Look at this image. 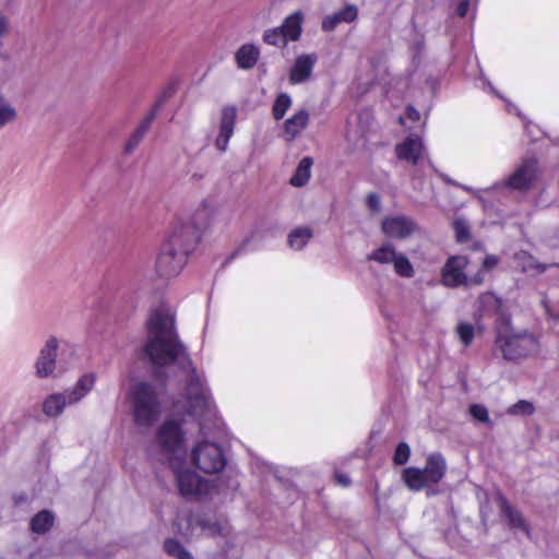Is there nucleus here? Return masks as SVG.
<instances>
[{"label": "nucleus", "instance_id": "obj_1", "mask_svg": "<svg viewBox=\"0 0 559 559\" xmlns=\"http://www.w3.org/2000/svg\"><path fill=\"white\" fill-rule=\"evenodd\" d=\"M146 338L141 347V360L150 365L153 376L164 380L167 368H177L187 376L186 396L188 413L200 420L213 414L207 390L190 358L186 345L179 338L175 314L170 309H154L146 321Z\"/></svg>", "mask_w": 559, "mask_h": 559}, {"label": "nucleus", "instance_id": "obj_2", "mask_svg": "<svg viewBox=\"0 0 559 559\" xmlns=\"http://www.w3.org/2000/svg\"><path fill=\"white\" fill-rule=\"evenodd\" d=\"M479 301L484 306L493 307L498 313L495 321V340L492 354L504 361L519 364L538 355L540 343L538 336L527 329L516 330L510 313L502 309V300L491 293L483 294Z\"/></svg>", "mask_w": 559, "mask_h": 559}, {"label": "nucleus", "instance_id": "obj_3", "mask_svg": "<svg viewBox=\"0 0 559 559\" xmlns=\"http://www.w3.org/2000/svg\"><path fill=\"white\" fill-rule=\"evenodd\" d=\"M157 442L165 453L174 454L169 465L175 475V481L179 493L185 498L203 499L211 495L215 488L213 481L199 476L188 468H179L176 453L181 450L183 433L179 423L175 420L165 421L157 432Z\"/></svg>", "mask_w": 559, "mask_h": 559}, {"label": "nucleus", "instance_id": "obj_4", "mask_svg": "<svg viewBox=\"0 0 559 559\" xmlns=\"http://www.w3.org/2000/svg\"><path fill=\"white\" fill-rule=\"evenodd\" d=\"M447 463L441 453L435 452L428 455L424 468L409 466L403 469L402 480L412 491L427 488V496H433L438 491L430 485L438 484L445 475Z\"/></svg>", "mask_w": 559, "mask_h": 559}, {"label": "nucleus", "instance_id": "obj_5", "mask_svg": "<svg viewBox=\"0 0 559 559\" xmlns=\"http://www.w3.org/2000/svg\"><path fill=\"white\" fill-rule=\"evenodd\" d=\"M133 415L136 425L152 426L159 417L160 401L155 385L148 382L138 383L132 391Z\"/></svg>", "mask_w": 559, "mask_h": 559}, {"label": "nucleus", "instance_id": "obj_6", "mask_svg": "<svg viewBox=\"0 0 559 559\" xmlns=\"http://www.w3.org/2000/svg\"><path fill=\"white\" fill-rule=\"evenodd\" d=\"M96 374L84 373L71 389L61 393L48 395L43 403V412L48 417H57L62 414L67 405L79 403L94 388Z\"/></svg>", "mask_w": 559, "mask_h": 559}, {"label": "nucleus", "instance_id": "obj_7", "mask_svg": "<svg viewBox=\"0 0 559 559\" xmlns=\"http://www.w3.org/2000/svg\"><path fill=\"white\" fill-rule=\"evenodd\" d=\"M191 461L197 468L205 474H215L226 465V457L222 448L207 440L199 442L192 450Z\"/></svg>", "mask_w": 559, "mask_h": 559}, {"label": "nucleus", "instance_id": "obj_8", "mask_svg": "<svg viewBox=\"0 0 559 559\" xmlns=\"http://www.w3.org/2000/svg\"><path fill=\"white\" fill-rule=\"evenodd\" d=\"M367 260L376 261L380 264H392L394 272L405 278L414 276L415 271L409 259L402 252H399L394 245L384 242L381 247L367 255Z\"/></svg>", "mask_w": 559, "mask_h": 559}, {"label": "nucleus", "instance_id": "obj_9", "mask_svg": "<svg viewBox=\"0 0 559 559\" xmlns=\"http://www.w3.org/2000/svg\"><path fill=\"white\" fill-rule=\"evenodd\" d=\"M200 240L199 228L190 223H177L167 238L165 245L177 249V251H183L185 257L194 250Z\"/></svg>", "mask_w": 559, "mask_h": 559}, {"label": "nucleus", "instance_id": "obj_10", "mask_svg": "<svg viewBox=\"0 0 559 559\" xmlns=\"http://www.w3.org/2000/svg\"><path fill=\"white\" fill-rule=\"evenodd\" d=\"M186 262L183 251H177L164 243L156 260V273L164 278L175 277L182 271Z\"/></svg>", "mask_w": 559, "mask_h": 559}, {"label": "nucleus", "instance_id": "obj_11", "mask_svg": "<svg viewBox=\"0 0 559 559\" xmlns=\"http://www.w3.org/2000/svg\"><path fill=\"white\" fill-rule=\"evenodd\" d=\"M538 170V162L534 157H528L514 169V171L504 181L506 187L516 191H527L534 185Z\"/></svg>", "mask_w": 559, "mask_h": 559}, {"label": "nucleus", "instance_id": "obj_12", "mask_svg": "<svg viewBox=\"0 0 559 559\" xmlns=\"http://www.w3.org/2000/svg\"><path fill=\"white\" fill-rule=\"evenodd\" d=\"M468 259L464 255L450 257L441 269V283L450 288L467 285L468 277L465 269Z\"/></svg>", "mask_w": 559, "mask_h": 559}, {"label": "nucleus", "instance_id": "obj_13", "mask_svg": "<svg viewBox=\"0 0 559 559\" xmlns=\"http://www.w3.org/2000/svg\"><path fill=\"white\" fill-rule=\"evenodd\" d=\"M59 341L55 336H50L39 350L35 362L36 376L40 379L48 378L53 374L57 367V352Z\"/></svg>", "mask_w": 559, "mask_h": 559}, {"label": "nucleus", "instance_id": "obj_14", "mask_svg": "<svg viewBox=\"0 0 559 559\" xmlns=\"http://www.w3.org/2000/svg\"><path fill=\"white\" fill-rule=\"evenodd\" d=\"M417 228L416 223L403 215L389 216L382 221V231L390 238H408Z\"/></svg>", "mask_w": 559, "mask_h": 559}, {"label": "nucleus", "instance_id": "obj_15", "mask_svg": "<svg viewBox=\"0 0 559 559\" xmlns=\"http://www.w3.org/2000/svg\"><path fill=\"white\" fill-rule=\"evenodd\" d=\"M395 152L400 159L406 160L414 166L420 165L424 160V144L416 134L407 136L402 143L397 144Z\"/></svg>", "mask_w": 559, "mask_h": 559}, {"label": "nucleus", "instance_id": "obj_16", "mask_svg": "<svg viewBox=\"0 0 559 559\" xmlns=\"http://www.w3.org/2000/svg\"><path fill=\"white\" fill-rule=\"evenodd\" d=\"M237 110L235 106H225L221 110L218 135L215 139V146L219 152H225L229 139L234 134Z\"/></svg>", "mask_w": 559, "mask_h": 559}, {"label": "nucleus", "instance_id": "obj_17", "mask_svg": "<svg viewBox=\"0 0 559 559\" xmlns=\"http://www.w3.org/2000/svg\"><path fill=\"white\" fill-rule=\"evenodd\" d=\"M314 53L302 55L296 58L294 66L290 69L289 81L293 84L306 82L312 73L313 66L317 62Z\"/></svg>", "mask_w": 559, "mask_h": 559}, {"label": "nucleus", "instance_id": "obj_18", "mask_svg": "<svg viewBox=\"0 0 559 559\" xmlns=\"http://www.w3.org/2000/svg\"><path fill=\"white\" fill-rule=\"evenodd\" d=\"M497 502L500 509V513L508 520V523L511 527L520 528L530 534V527L522 513L516 508H514L500 491L497 493Z\"/></svg>", "mask_w": 559, "mask_h": 559}, {"label": "nucleus", "instance_id": "obj_19", "mask_svg": "<svg viewBox=\"0 0 559 559\" xmlns=\"http://www.w3.org/2000/svg\"><path fill=\"white\" fill-rule=\"evenodd\" d=\"M309 112L306 109H300L295 112L290 118L286 119L283 124L284 139L287 142L293 141L308 126Z\"/></svg>", "mask_w": 559, "mask_h": 559}, {"label": "nucleus", "instance_id": "obj_20", "mask_svg": "<svg viewBox=\"0 0 559 559\" xmlns=\"http://www.w3.org/2000/svg\"><path fill=\"white\" fill-rule=\"evenodd\" d=\"M260 58V49L253 44H245L240 46L236 53L235 60L238 68L243 70L252 69Z\"/></svg>", "mask_w": 559, "mask_h": 559}, {"label": "nucleus", "instance_id": "obj_21", "mask_svg": "<svg viewBox=\"0 0 559 559\" xmlns=\"http://www.w3.org/2000/svg\"><path fill=\"white\" fill-rule=\"evenodd\" d=\"M304 19L305 16L301 10H297L285 17L281 28L288 40L295 41L299 39L302 32Z\"/></svg>", "mask_w": 559, "mask_h": 559}, {"label": "nucleus", "instance_id": "obj_22", "mask_svg": "<svg viewBox=\"0 0 559 559\" xmlns=\"http://www.w3.org/2000/svg\"><path fill=\"white\" fill-rule=\"evenodd\" d=\"M312 165H313L312 157H310V156L304 157L299 162L294 175L292 176V178L289 180V183L292 186L298 187V188L307 185L310 179Z\"/></svg>", "mask_w": 559, "mask_h": 559}, {"label": "nucleus", "instance_id": "obj_23", "mask_svg": "<svg viewBox=\"0 0 559 559\" xmlns=\"http://www.w3.org/2000/svg\"><path fill=\"white\" fill-rule=\"evenodd\" d=\"M53 522V513L49 510H41L32 518L29 527L36 534H45L52 527Z\"/></svg>", "mask_w": 559, "mask_h": 559}, {"label": "nucleus", "instance_id": "obj_24", "mask_svg": "<svg viewBox=\"0 0 559 559\" xmlns=\"http://www.w3.org/2000/svg\"><path fill=\"white\" fill-rule=\"evenodd\" d=\"M312 236V229L309 227L295 228L288 235V245L295 250H300L307 245Z\"/></svg>", "mask_w": 559, "mask_h": 559}, {"label": "nucleus", "instance_id": "obj_25", "mask_svg": "<svg viewBox=\"0 0 559 559\" xmlns=\"http://www.w3.org/2000/svg\"><path fill=\"white\" fill-rule=\"evenodd\" d=\"M164 551L175 559H194L187 548L176 538H166Z\"/></svg>", "mask_w": 559, "mask_h": 559}, {"label": "nucleus", "instance_id": "obj_26", "mask_svg": "<svg viewBox=\"0 0 559 559\" xmlns=\"http://www.w3.org/2000/svg\"><path fill=\"white\" fill-rule=\"evenodd\" d=\"M292 97L287 93H280L273 104V118L275 120L283 119L287 110L292 107Z\"/></svg>", "mask_w": 559, "mask_h": 559}, {"label": "nucleus", "instance_id": "obj_27", "mask_svg": "<svg viewBox=\"0 0 559 559\" xmlns=\"http://www.w3.org/2000/svg\"><path fill=\"white\" fill-rule=\"evenodd\" d=\"M288 38L285 36L281 26L269 28L263 33V41L267 45L281 47L286 46Z\"/></svg>", "mask_w": 559, "mask_h": 559}, {"label": "nucleus", "instance_id": "obj_28", "mask_svg": "<svg viewBox=\"0 0 559 559\" xmlns=\"http://www.w3.org/2000/svg\"><path fill=\"white\" fill-rule=\"evenodd\" d=\"M17 117V112L13 106H11L4 97L0 94V128L5 124L13 122Z\"/></svg>", "mask_w": 559, "mask_h": 559}, {"label": "nucleus", "instance_id": "obj_29", "mask_svg": "<svg viewBox=\"0 0 559 559\" xmlns=\"http://www.w3.org/2000/svg\"><path fill=\"white\" fill-rule=\"evenodd\" d=\"M453 229L455 231L456 241L460 243L466 242L471 237L469 225L466 219L457 217L453 222Z\"/></svg>", "mask_w": 559, "mask_h": 559}, {"label": "nucleus", "instance_id": "obj_30", "mask_svg": "<svg viewBox=\"0 0 559 559\" xmlns=\"http://www.w3.org/2000/svg\"><path fill=\"white\" fill-rule=\"evenodd\" d=\"M456 334L464 346L468 347L475 336V328L467 322H461L456 326Z\"/></svg>", "mask_w": 559, "mask_h": 559}, {"label": "nucleus", "instance_id": "obj_31", "mask_svg": "<svg viewBox=\"0 0 559 559\" xmlns=\"http://www.w3.org/2000/svg\"><path fill=\"white\" fill-rule=\"evenodd\" d=\"M535 408L534 405L526 401L521 400L516 402L515 404L508 407L507 413L509 415L519 416V415H532L534 413Z\"/></svg>", "mask_w": 559, "mask_h": 559}, {"label": "nucleus", "instance_id": "obj_32", "mask_svg": "<svg viewBox=\"0 0 559 559\" xmlns=\"http://www.w3.org/2000/svg\"><path fill=\"white\" fill-rule=\"evenodd\" d=\"M176 93V85L174 83L167 84L158 94L156 102L152 109H156L157 112L162 109V107Z\"/></svg>", "mask_w": 559, "mask_h": 559}, {"label": "nucleus", "instance_id": "obj_33", "mask_svg": "<svg viewBox=\"0 0 559 559\" xmlns=\"http://www.w3.org/2000/svg\"><path fill=\"white\" fill-rule=\"evenodd\" d=\"M411 456V448L409 445L402 441L397 444L394 454H393V463L395 465H404L408 462Z\"/></svg>", "mask_w": 559, "mask_h": 559}, {"label": "nucleus", "instance_id": "obj_34", "mask_svg": "<svg viewBox=\"0 0 559 559\" xmlns=\"http://www.w3.org/2000/svg\"><path fill=\"white\" fill-rule=\"evenodd\" d=\"M469 414L474 419H476L480 423H485L490 426L492 425V423L489 418L488 409L484 405L472 404L469 406Z\"/></svg>", "mask_w": 559, "mask_h": 559}, {"label": "nucleus", "instance_id": "obj_35", "mask_svg": "<svg viewBox=\"0 0 559 559\" xmlns=\"http://www.w3.org/2000/svg\"><path fill=\"white\" fill-rule=\"evenodd\" d=\"M335 13H336L337 17L342 21V23L354 22L358 15L357 8L354 4H348Z\"/></svg>", "mask_w": 559, "mask_h": 559}, {"label": "nucleus", "instance_id": "obj_36", "mask_svg": "<svg viewBox=\"0 0 559 559\" xmlns=\"http://www.w3.org/2000/svg\"><path fill=\"white\" fill-rule=\"evenodd\" d=\"M144 135L138 131H134L124 144V153L131 154L143 140Z\"/></svg>", "mask_w": 559, "mask_h": 559}, {"label": "nucleus", "instance_id": "obj_37", "mask_svg": "<svg viewBox=\"0 0 559 559\" xmlns=\"http://www.w3.org/2000/svg\"><path fill=\"white\" fill-rule=\"evenodd\" d=\"M157 115L158 112L156 111V109H152L150 114L141 121L135 131L145 135V133L150 130L152 122L154 121Z\"/></svg>", "mask_w": 559, "mask_h": 559}, {"label": "nucleus", "instance_id": "obj_38", "mask_svg": "<svg viewBox=\"0 0 559 559\" xmlns=\"http://www.w3.org/2000/svg\"><path fill=\"white\" fill-rule=\"evenodd\" d=\"M521 255L527 260L526 264L523 265L524 272L533 269H536L539 272L546 271V265L537 263L532 255L527 254L526 252H522Z\"/></svg>", "mask_w": 559, "mask_h": 559}, {"label": "nucleus", "instance_id": "obj_39", "mask_svg": "<svg viewBox=\"0 0 559 559\" xmlns=\"http://www.w3.org/2000/svg\"><path fill=\"white\" fill-rule=\"evenodd\" d=\"M340 23L342 21L337 17L336 13L328 15L322 21V29L325 32L334 31Z\"/></svg>", "mask_w": 559, "mask_h": 559}, {"label": "nucleus", "instance_id": "obj_40", "mask_svg": "<svg viewBox=\"0 0 559 559\" xmlns=\"http://www.w3.org/2000/svg\"><path fill=\"white\" fill-rule=\"evenodd\" d=\"M499 263V259L497 255H493V254H488L485 257L484 261H483V270H492L493 267H496Z\"/></svg>", "mask_w": 559, "mask_h": 559}, {"label": "nucleus", "instance_id": "obj_41", "mask_svg": "<svg viewBox=\"0 0 559 559\" xmlns=\"http://www.w3.org/2000/svg\"><path fill=\"white\" fill-rule=\"evenodd\" d=\"M367 205L372 211H378L380 209V198L376 193H369L367 197Z\"/></svg>", "mask_w": 559, "mask_h": 559}, {"label": "nucleus", "instance_id": "obj_42", "mask_svg": "<svg viewBox=\"0 0 559 559\" xmlns=\"http://www.w3.org/2000/svg\"><path fill=\"white\" fill-rule=\"evenodd\" d=\"M469 5H471V3L468 0L460 1L455 9V13L457 14V16H460V17L466 16V14L469 10Z\"/></svg>", "mask_w": 559, "mask_h": 559}, {"label": "nucleus", "instance_id": "obj_43", "mask_svg": "<svg viewBox=\"0 0 559 559\" xmlns=\"http://www.w3.org/2000/svg\"><path fill=\"white\" fill-rule=\"evenodd\" d=\"M334 478L337 484L344 487H348L352 483L349 476L343 473H335Z\"/></svg>", "mask_w": 559, "mask_h": 559}, {"label": "nucleus", "instance_id": "obj_44", "mask_svg": "<svg viewBox=\"0 0 559 559\" xmlns=\"http://www.w3.org/2000/svg\"><path fill=\"white\" fill-rule=\"evenodd\" d=\"M483 282H484L483 271H478L474 276L468 277V283L466 286L480 285Z\"/></svg>", "mask_w": 559, "mask_h": 559}, {"label": "nucleus", "instance_id": "obj_45", "mask_svg": "<svg viewBox=\"0 0 559 559\" xmlns=\"http://www.w3.org/2000/svg\"><path fill=\"white\" fill-rule=\"evenodd\" d=\"M8 29V21L4 16H0V36Z\"/></svg>", "mask_w": 559, "mask_h": 559}, {"label": "nucleus", "instance_id": "obj_46", "mask_svg": "<svg viewBox=\"0 0 559 559\" xmlns=\"http://www.w3.org/2000/svg\"><path fill=\"white\" fill-rule=\"evenodd\" d=\"M407 112H408V118L412 119V120H418L419 119V112L413 108V107H409L407 109Z\"/></svg>", "mask_w": 559, "mask_h": 559}, {"label": "nucleus", "instance_id": "obj_47", "mask_svg": "<svg viewBox=\"0 0 559 559\" xmlns=\"http://www.w3.org/2000/svg\"><path fill=\"white\" fill-rule=\"evenodd\" d=\"M247 242H248V240H247V241H245V242H243V243H242L238 249H236V250L233 252V254H231V257H230V258H235L236 255H238L239 253H241V252L245 250V247H246Z\"/></svg>", "mask_w": 559, "mask_h": 559}, {"label": "nucleus", "instance_id": "obj_48", "mask_svg": "<svg viewBox=\"0 0 559 559\" xmlns=\"http://www.w3.org/2000/svg\"><path fill=\"white\" fill-rule=\"evenodd\" d=\"M27 500V497L25 495L15 497V503L25 502Z\"/></svg>", "mask_w": 559, "mask_h": 559}, {"label": "nucleus", "instance_id": "obj_49", "mask_svg": "<svg viewBox=\"0 0 559 559\" xmlns=\"http://www.w3.org/2000/svg\"><path fill=\"white\" fill-rule=\"evenodd\" d=\"M193 177H194V178H198V179H201V178H202V176H201V175H197V174H194V175H193Z\"/></svg>", "mask_w": 559, "mask_h": 559}, {"label": "nucleus", "instance_id": "obj_50", "mask_svg": "<svg viewBox=\"0 0 559 559\" xmlns=\"http://www.w3.org/2000/svg\"><path fill=\"white\" fill-rule=\"evenodd\" d=\"M231 487L236 489L238 487V484L235 481V484H233Z\"/></svg>", "mask_w": 559, "mask_h": 559}, {"label": "nucleus", "instance_id": "obj_51", "mask_svg": "<svg viewBox=\"0 0 559 559\" xmlns=\"http://www.w3.org/2000/svg\"><path fill=\"white\" fill-rule=\"evenodd\" d=\"M554 265H555V266H557V267H559V263H555Z\"/></svg>", "mask_w": 559, "mask_h": 559}, {"label": "nucleus", "instance_id": "obj_52", "mask_svg": "<svg viewBox=\"0 0 559 559\" xmlns=\"http://www.w3.org/2000/svg\"><path fill=\"white\" fill-rule=\"evenodd\" d=\"M0 559H2V558H0Z\"/></svg>", "mask_w": 559, "mask_h": 559}]
</instances>
